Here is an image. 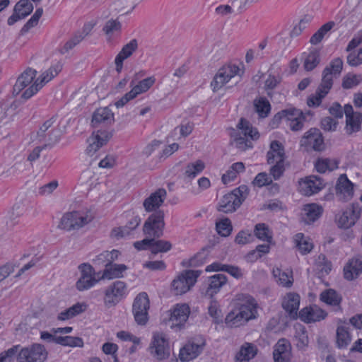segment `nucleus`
<instances>
[{"label":"nucleus","mask_w":362,"mask_h":362,"mask_svg":"<svg viewBox=\"0 0 362 362\" xmlns=\"http://www.w3.org/2000/svg\"><path fill=\"white\" fill-rule=\"evenodd\" d=\"M343 62L340 58L333 59L329 66L322 71V81L315 94L308 98L307 104L309 107H317L322 100L327 95L333 85L334 77H337L341 72Z\"/></svg>","instance_id":"1"},{"label":"nucleus","mask_w":362,"mask_h":362,"mask_svg":"<svg viewBox=\"0 0 362 362\" xmlns=\"http://www.w3.org/2000/svg\"><path fill=\"white\" fill-rule=\"evenodd\" d=\"M248 194V187L244 185H240L221 198L217 206V210L225 214L233 213L240 206Z\"/></svg>","instance_id":"2"},{"label":"nucleus","mask_w":362,"mask_h":362,"mask_svg":"<svg viewBox=\"0 0 362 362\" xmlns=\"http://www.w3.org/2000/svg\"><path fill=\"white\" fill-rule=\"evenodd\" d=\"M237 128L240 132L234 136L233 143L235 147L240 151L252 148V141L257 140L259 137L257 129L254 128L251 123L244 118L240 119Z\"/></svg>","instance_id":"3"},{"label":"nucleus","mask_w":362,"mask_h":362,"mask_svg":"<svg viewBox=\"0 0 362 362\" xmlns=\"http://www.w3.org/2000/svg\"><path fill=\"white\" fill-rule=\"evenodd\" d=\"M93 219V216L88 211H74L63 215L59 227L67 231L78 230Z\"/></svg>","instance_id":"4"},{"label":"nucleus","mask_w":362,"mask_h":362,"mask_svg":"<svg viewBox=\"0 0 362 362\" xmlns=\"http://www.w3.org/2000/svg\"><path fill=\"white\" fill-rule=\"evenodd\" d=\"M47 356L48 351L44 345L34 343L20 348L17 355V362H45Z\"/></svg>","instance_id":"5"},{"label":"nucleus","mask_w":362,"mask_h":362,"mask_svg":"<svg viewBox=\"0 0 362 362\" xmlns=\"http://www.w3.org/2000/svg\"><path fill=\"white\" fill-rule=\"evenodd\" d=\"M54 122L55 117H51L42 124L37 132V139L43 144L44 147L53 146L61 136V131L57 126L54 125Z\"/></svg>","instance_id":"6"},{"label":"nucleus","mask_w":362,"mask_h":362,"mask_svg":"<svg viewBox=\"0 0 362 362\" xmlns=\"http://www.w3.org/2000/svg\"><path fill=\"white\" fill-rule=\"evenodd\" d=\"M165 214L158 210L151 214L144 222L143 233L148 238H160L163 235L165 228Z\"/></svg>","instance_id":"7"},{"label":"nucleus","mask_w":362,"mask_h":362,"mask_svg":"<svg viewBox=\"0 0 362 362\" xmlns=\"http://www.w3.org/2000/svg\"><path fill=\"white\" fill-rule=\"evenodd\" d=\"M62 66L59 63L51 66L43 72L34 83L30 86L21 95V98L25 100L30 98L37 93L47 83L54 78L62 70Z\"/></svg>","instance_id":"8"},{"label":"nucleus","mask_w":362,"mask_h":362,"mask_svg":"<svg viewBox=\"0 0 362 362\" xmlns=\"http://www.w3.org/2000/svg\"><path fill=\"white\" fill-rule=\"evenodd\" d=\"M201 273L200 270H186L179 274L171 284L174 293L182 295L189 291Z\"/></svg>","instance_id":"9"},{"label":"nucleus","mask_w":362,"mask_h":362,"mask_svg":"<svg viewBox=\"0 0 362 362\" xmlns=\"http://www.w3.org/2000/svg\"><path fill=\"white\" fill-rule=\"evenodd\" d=\"M150 301L146 293H139L134 300L132 313L135 322L139 325H145L148 320Z\"/></svg>","instance_id":"10"},{"label":"nucleus","mask_w":362,"mask_h":362,"mask_svg":"<svg viewBox=\"0 0 362 362\" xmlns=\"http://www.w3.org/2000/svg\"><path fill=\"white\" fill-rule=\"evenodd\" d=\"M234 301L235 307L240 310L248 321L257 318L258 304L252 296L238 293L235 296Z\"/></svg>","instance_id":"11"},{"label":"nucleus","mask_w":362,"mask_h":362,"mask_svg":"<svg viewBox=\"0 0 362 362\" xmlns=\"http://www.w3.org/2000/svg\"><path fill=\"white\" fill-rule=\"evenodd\" d=\"M80 277L76 283V288L83 291L93 287L100 279H96L95 269L88 263H82L78 267Z\"/></svg>","instance_id":"12"},{"label":"nucleus","mask_w":362,"mask_h":362,"mask_svg":"<svg viewBox=\"0 0 362 362\" xmlns=\"http://www.w3.org/2000/svg\"><path fill=\"white\" fill-rule=\"evenodd\" d=\"M148 349L151 355L158 361L165 360L170 355L168 340L162 333H157L153 335Z\"/></svg>","instance_id":"13"},{"label":"nucleus","mask_w":362,"mask_h":362,"mask_svg":"<svg viewBox=\"0 0 362 362\" xmlns=\"http://www.w3.org/2000/svg\"><path fill=\"white\" fill-rule=\"evenodd\" d=\"M240 68L235 64H228L221 68L211 83L214 92L220 90L233 77L240 74Z\"/></svg>","instance_id":"14"},{"label":"nucleus","mask_w":362,"mask_h":362,"mask_svg":"<svg viewBox=\"0 0 362 362\" xmlns=\"http://www.w3.org/2000/svg\"><path fill=\"white\" fill-rule=\"evenodd\" d=\"M206 345L202 338L189 340L180 350L179 359L182 362H188L196 358L202 351Z\"/></svg>","instance_id":"15"},{"label":"nucleus","mask_w":362,"mask_h":362,"mask_svg":"<svg viewBox=\"0 0 362 362\" xmlns=\"http://www.w3.org/2000/svg\"><path fill=\"white\" fill-rule=\"evenodd\" d=\"M127 285L124 281H116L105 291L104 303L110 308L117 305L125 296Z\"/></svg>","instance_id":"16"},{"label":"nucleus","mask_w":362,"mask_h":362,"mask_svg":"<svg viewBox=\"0 0 362 362\" xmlns=\"http://www.w3.org/2000/svg\"><path fill=\"white\" fill-rule=\"evenodd\" d=\"M325 187V182L321 177L310 175L299 182V191L305 196H311L319 192Z\"/></svg>","instance_id":"17"},{"label":"nucleus","mask_w":362,"mask_h":362,"mask_svg":"<svg viewBox=\"0 0 362 362\" xmlns=\"http://www.w3.org/2000/svg\"><path fill=\"white\" fill-rule=\"evenodd\" d=\"M361 209L358 204H353L351 206L340 214L337 220L341 228L347 229L355 225L361 216Z\"/></svg>","instance_id":"18"},{"label":"nucleus","mask_w":362,"mask_h":362,"mask_svg":"<svg viewBox=\"0 0 362 362\" xmlns=\"http://www.w3.org/2000/svg\"><path fill=\"white\" fill-rule=\"evenodd\" d=\"M344 114L346 115V131L347 134H351L361 129L362 122V113L354 112L353 107L349 105H345L344 107Z\"/></svg>","instance_id":"19"},{"label":"nucleus","mask_w":362,"mask_h":362,"mask_svg":"<svg viewBox=\"0 0 362 362\" xmlns=\"http://www.w3.org/2000/svg\"><path fill=\"white\" fill-rule=\"evenodd\" d=\"M300 145L311 147L315 151H322L325 145L320 131L317 128H311L302 137Z\"/></svg>","instance_id":"20"},{"label":"nucleus","mask_w":362,"mask_h":362,"mask_svg":"<svg viewBox=\"0 0 362 362\" xmlns=\"http://www.w3.org/2000/svg\"><path fill=\"white\" fill-rule=\"evenodd\" d=\"M335 190L339 199L347 202L354 195V184L348 179L346 174H341L337 179Z\"/></svg>","instance_id":"21"},{"label":"nucleus","mask_w":362,"mask_h":362,"mask_svg":"<svg viewBox=\"0 0 362 362\" xmlns=\"http://www.w3.org/2000/svg\"><path fill=\"white\" fill-rule=\"evenodd\" d=\"M190 313L189 308L186 304H177L174 309L169 313V322L171 323L170 327L181 328L184 323L187 320Z\"/></svg>","instance_id":"22"},{"label":"nucleus","mask_w":362,"mask_h":362,"mask_svg":"<svg viewBox=\"0 0 362 362\" xmlns=\"http://www.w3.org/2000/svg\"><path fill=\"white\" fill-rule=\"evenodd\" d=\"M226 276L222 274H218L208 278V284L206 288L202 292V294L207 298H212L217 294L221 288L227 283Z\"/></svg>","instance_id":"23"},{"label":"nucleus","mask_w":362,"mask_h":362,"mask_svg":"<svg viewBox=\"0 0 362 362\" xmlns=\"http://www.w3.org/2000/svg\"><path fill=\"white\" fill-rule=\"evenodd\" d=\"M284 119L286 122L287 126L290 127L292 131H299L303 127V122L305 119V114L300 110L296 108H291L284 110Z\"/></svg>","instance_id":"24"},{"label":"nucleus","mask_w":362,"mask_h":362,"mask_svg":"<svg viewBox=\"0 0 362 362\" xmlns=\"http://www.w3.org/2000/svg\"><path fill=\"white\" fill-rule=\"evenodd\" d=\"M33 10V5L28 0H20L14 6L13 13L8 18V24L13 25L18 21L25 18Z\"/></svg>","instance_id":"25"},{"label":"nucleus","mask_w":362,"mask_h":362,"mask_svg":"<svg viewBox=\"0 0 362 362\" xmlns=\"http://www.w3.org/2000/svg\"><path fill=\"white\" fill-rule=\"evenodd\" d=\"M167 193L165 189L160 188L151 193L143 203L144 208L146 212L157 211L158 209L163 204L165 199Z\"/></svg>","instance_id":"26"},{"label":"nucleus","mask_w":362,"mask_h":362,"mask_svg":"<svg viewBox=\"0 0 362 362\" xmlns=\"http://www.w3.org/2000/svg\"><path fill=\"white\" fill-rule=\"evenodd\" d=\"M300 304V296L296 293H288L283 298L282 307L291 319H296Z\"/></svg>","instance_id":"27"},{"label":"nucleus","mask_w":362,"mask_h":362,"mask_svg":"<svg viewBox=\"0 0 362 362\" xmlns=\"http://www.w3.org/2000/svg\"><path fill=\"white\" fill-rule=\"evenodd\" d=\"M141 222V218L136 215L133 216L124 226L115 228L111 231V235L117 239L130 235L136 230Z\"/></svg>","instance_id":"28"},{"label":"nucleus","mask_w":362,"mask_h":362,"mask_svg":"<svg viewBox=\"0 0 362 362\" xmlns=\"http://www.w3.org/2000/svg\"><path fill=\"white\" fill-rule=\"evenodd\" d=\"M326 316L327 313L316 305L304 308L299 312L300 319L306 323L320 321Z\"/></svg>","instance_id":"29"},{"label":"nucleus","mask_w":362,"mask_h":362,"mask_svg":"<svg viewBox=\"0 0 362 362\" xmlns=\"http://www.w3.org/2000/svg\"><path fill=\"white\" fill-rule=\"evenodd\" d=\"M291 344L285 339L279 340L274 346L273 356L274 362H291Z\"/></svg>","instance_id":"30"},{"label":"nucleus","mask_w":362,"mask_h":362,"mask_svg":"<svg viewBox=\"0 0 362 362\" xmlns=\"http://www.w3.org/2000/svg\"><path fill=\"white\" fill-rule=\"evenodd\" d=\"M112 133L98 131L97 134L90 137L88 140L89 145L86 151L89 155L95 153L101 146L105 144L112 137Z\"/></svg>","instance_id":"31"},{"label":"nucleus","mask_w":362,"mask_h":362,"mask_svg":"<svg viewBox=\"0 0 362 362\" xmlns=\"http://www.w3.org/2000/svg\"><path fill=\"white\" fill-rule=\"evenodd\" d=\"M114 121V114L108 107H100L93 114L91 125L98 127L99 124H110Z\"/></svg>","instance_id":"32"},{"label":"nucleus","mask_w":362,"mask_h":362,"mask_svg":"<svg viewBox=\"0 0 362 362\" xmlns=\"http://www.w3.org/2000/svg\"><path fill=\"white\" fill-rule=\"evenodd\" d=\"M303 221L305 223L310 224L318 220L323 213L322 206L315 204H307L304 205L303 209Z\"/></svg>","instance_id":"33"},{"label":"nucleus","mask_w":362,"mask_h":362,"mask_svg":"<svg viewBox=\"0 0 362 362\" xmlns=\"http://www.w3.org/2000/svg\"><path fill=\"white\" fill-rule=\"evenodd\" d=\"M37 71L32 68H27L17 78L13 86V91L18 94L25 88L28 86L36 77Z\"/></svg>","instance_id":"34"},{"label":"nucleus","mask_w":362,"mask_h":362,"mask_svg":"<svg viewBox=\"0 0 362 362\" xmlns=\"http://www.w3.org/2000/svg\"><path fill=\"white\" fill-rule=\"evenodd\" d=\"M362 273V259H351L344 268V276L349 281L356 279Z\"/></svg>","instance_id":"35"},{"label":"nucleus","mask_w":362,"mask_h":362,"mask_svg":"<svg viewBox=\"0 0 362 362\" xmlns=\"http://www.w3.org/2000/svg\"><path fill=\"white\" fill-rule=\"evenodd\" d=\"M127 269V267L124 264H112L106 265V268L104 269L103 274L100 279H113L117 278H122L123 276V272Z\"/></svg>","instance_id":"36"},{"label":"nucleus","mask_w":362,"mask_h":362,"mask_svg":"<svg viewBox=\"0 0 362 362\" xmlns=\"http://www.w3.org/2000/svg\"><path fill=\"white\" fill-rule=\"evenodd\" d=\"M285 160L284 148L279 141H273L270 144V150L267 152V162L273 164L276 160Z\"/></svg>","instance_id":"37"},{"label":"nucleus","mask_w":362,"mask_h":362,"mask_svg":"<svg viewBox=\"0 0 362 362\" xmlns=\"http://www.w3.org/2000/svg\"><path fill=\"white\" fill-rule=\"evenodd\" d=\"M257 352V349L256 346L251 343H245L237 353L235 361L237 362H248L255 356Z\"/></svg>","instance_id":"38"},{"label":"nucleus","mask_w":362,"mask_h":362,"mask_svg":"<svg viewBox=\"0 0 362 362\" xmlns=\"http://www.w3.org/2000/svg\"><path fill=\"white\" fill-rule=\"evenodd\" d=\"M248 320L235 306L225 319L226 324L230 327H238L246 324Z\"/></svg>","instance_id":"39"},{"label":"nucleus","mask_w":362,"mask_h":362,"mask_svg":"<svg viewBox=\"0 0 362 362\" xmlns=\"http://www.w3.org/2000/svg\"><path fill=\"white\" fill-rule=\"evenodd\" d=\"M86 308V305L85 304L77 303L68 309L59 313L57 320L60 321L69 320L84 312Z\"/></svg>","instance_id":"40"},{"label":"nucleus","mask_w":362,"mask_h":362,"mask_svg":"<svg viewBox=\"0 0 362 362\" xmlns=\"http://www.w3.org/2000/svg\"><path fill=\"white\" fill-rule=\"evenodd\" d=\"M336 23L334 21H328L322 25L310 37L309 42L313 45H316L322 42L325 36L331 31L335 26Z\"/></svg>","instance_id":"41"},{"label":"nucleus","mask_w":362,"mask_h":362,"mask_svg":"<svg viewBox=\"0 0 362 362\" xmlns=\"http://www.w3.org/2000/svg\"><path fill=\"white\" fill-rule=\"evenodd\" d=\"M204 168V163L201 160H197L194 163H190L187 165L184 175L185 177L193 179L201 173Z\"/></svg>","instance_id":"42"},{"label":"nucleus","mask_w":362,"mask_h":362,"mask_svg":"<svg viewBox=\"0 0 362 362\" xmlns=\"http://www.w3.org/2000/svg\"><path fill=\"white\" fill-rule=\"evenodd\" d=\"M351 341V337L346 327L339 326L337 329V345L339 349L346 348Z\"/></svg>","instance_id":"43"},{"label":"nucleus","mask_w":362,"mask_h":362,"mask_svg":"<svg viewBox=\"0 0 362 362\" xmlns=\"http://www.w3.org/2000/svg\"><path fill=\"white\" fill-rule=\"evenodd\" d=\"M315 168L320 173H325L327 170L332 171L338 168V162L329 158H319L315 164Z\"/></svg>","instance_id":"44"},{"label":"nucleus","mask_w":362,"mask_h":362,"mask_svg":"<svg viewBox=\"0 0 362 362\" xmlns=\"http://www.w3.org/2000/svg\"><path fill=\"white\" fill-rule=\"evenodd\" d=\"M320 300L330 305H339L341 301V297L336 291L329 288L322 292Z\"/></svg>","instance_id":"45"},{"label":"nucleus","mask_w":362,"mask_h":362,"mask_svg":"<svg viewBox=\"0 0 362 362\" xmlns=\"http://www.w3.org/2000/svg\"><path fill=\"white\" fill-rule=\"evenodd\" d=\"M269 74L264 82L265 90H274L282 81V76L279 72L273 71V67L271 66L268 71Z\"/></svg>","instance_id":"46"},{"label":"nucleus","mask_w":362,"mask_h":362,"mask_svg":"<svg viewBox=\"0 0 362 362\" xmlns=\"http://www.w3.org/2000/svg\"><path fill=\"white\" fill-rule=\"evenodd\" d=\"M296 247L301 254L306 255L313 248V245L308 239L304 237L303 233H298L295 235Z\"/></svg>","instance_id":"47"},{"label":"nucleus","mask_w":362,"mask_h":362,"mask_svg":"<svg viewBox=\"0 0 362 362\" xmlns=\"http://www.w3.org/2000/svg\"><path fill=\"white\" fill-rule=\"evenodd\" d=\"M320 62V52L313 49L305 58L303 66L306 71H312L319 64Z\"/></svg>","instance_id":"48"},{"label":"nucleus","mask_w":362,"mask_h":362,"mask_svg":"<svg viewBox=\"0 0 362 362\" xmlns=\"http://www.w3.org/2000/svg\"><path fill=\"white\" fill-rule=\"evenodd\" d=\"M256 112L261 117H267L270 112L271 105L269 100L265 98H259L254 101Z\"/></svg>","instance_id":"49"},{"label":"nucleus","mask_w":362,"mask_h":362,"mask_svg":"<svg viewBox=\"0 0 362 362\" xmlns=\"http://www.w3.org/2000/svg\"><path fill=\"white\" fill-rule=\"evenodd\" d=\"M157 238H152L153 240L151 251L156 255L159 252H166L171 250L172 244L170 242L164 240H156Z\"/></svg>","instance_id":"50"},{"label":"nucleus","mask_w":362,"mask_h":362,"mask_svg":"<svg viewBox=\"0 0 362 362\" xmlns=\"http://www.w3.org/2000/svg\"><path fill=\"white\" fill-rule=\"evenodd\" d=\"M56 344L62 346H69L71 347L83 346V341L81 338L71 336L57 337L56 339Z\"/></svg>","instance_id":"51"},{"label":"nucleus","mask_w":362,"mask_h":362,"mask_svg":"<svg viewBox=\"0 0 362 362\" xmlns=\"http://www.w3.org/2000/svg\"><path fill=\"white\" fill-rule=\"evenodd\" d=\"M138 49V42L136 39H132L126 44L116 56L123 60L130 57L132 54Z\"/></svg>","instance_id":"52"},{"label":"nucleus","mask_w":362,"mask_h":362,"mask_svg":"<svg viewBox=\"0 0 362 362\" xmlns=\"http://www.w3.org/2000/svg\"><path fill=\"white\" fill-rule=\"evenodd\" d=\"M255 236L262 240L270 243L272 240V236L270 234L269 229L265 223H258L255 228Z\"/></svg>","instance_id":"53"},{"label":"nucleus","mask_w":362,"mask_h":362,"mask_svg":"<svg viewBox=\"0 0 362 362\" xmlns=\"http://www.w3.org/2000/svg\"><path fill=\"white\" fill-rule=\"evenodd\" d=\"M155 81L154 77L146 78L134 86L132 90L136 97L137 95L146 92L154 84Z\"/></svg>","instance_id":"54"},{"label":"nucleus","mask_w":362,"mask_h":362,"mask_svg":"<svg viewBox=\"0 0 362 362\" xmlns=\"http://www.w3.org/2000/svg\"><path fill=\"white\" fill-rule=\"evenodd\" d=\"M42 13L43 9L42 8H37L33 16L27 21V23L21 28L20 31L21 35H24L25 33L28 32L30 29L37 25L39 19L42 16Z\"/></svg>","instance_id":"55"},{"label":"nucleus","mask_w":362,"mask_h":362,"mask_svg":"<svg viewBox=\"0 0 362 362\" xmlns=\"http://www.w3.org/2000/svg\"><path fill=\"white\" fill-rule=\"evenodd\" d=\"M20 348V345H15L6 351L0 353V362H12L15 358L17 359Z\"/></svg>","instance_id":"56"},{"label":"nucleus","mask_w":362,"mask_h":362,"mask_svg":"<svg viewBox=\"0 0 362 362\" xmlns=\"http://www.w3.org/2000/svg\"><path fill=\"white\" fill-rule=\"evenodd\" d=\"M272 273L279 284L286 287H291L292 286L293 281L285 272H282L280 269L276 268L273 269Z\"/></svg>","instance_id":"57"},{"label":"nucleus","mask_w":362,"mask_h":362,"mask_svg":"<svg viewBox=\"0 0 362 362\" xmlns=\"http://www.w3.org/2000/svg\"><path fill=\"white\" fill-rule=\"evenodd\" d=\"M361 81V74H347L343 78L342 87L344 89H350L358 86Z\"/></svg>","instance_id":"58"},{"label":"nucleus","mask_w":362,"mask_h":362,"mask_svg":"<svg viewBox=\"0 0 362 362\" xmlns=\"http://www.w3.org/2000/svg\"><path fill=\"white\" fill-rule=\"evenodd\" d=\"M315 266L317 269L322 273L328 274L332 269V264L327 260L325 255L323 254L319 255L315 259Z\"/></svg>","instance_id":"59"},{"label":"nucleus","mask_w":362,"mask_h":362,"mask_svg":"<svg viewBox=\"0 0 362 362\" xmlns=\"http://www.w3.org/2000/svg\"><path fill=\"white\" fill-rule=\"evenodd\" d=\"M216 230L222 236H228L232 231V225L229 218H225L221 219L219 222L216 224Z\"/></svg>","instance_id":"60"},{"label":"nucleus","mask_w":362,"mask_h":362,"mask_svg":"<svg viewBox=\"0 0 362 362\" xmlns=\"http://www.w3.org/2000/svg\"><path fill=\"white\" fill-rule=\"evenodd\" d=\"M276 164L274 165L270 169V174L274 180H279L285 171L284 160H276Z\"/></svg>","instance_id":"61"},{"label":"nucleus","mask_w":362,"mask_h":362,"mask_svg":"<svg viewBox=\"0 0 362 362\" xmlns=\"http://www.w3.org/2000/svg\"><path fill=\"white\" fill-rule=\"evenodd\" d=\"M272 180L268 174L266 173H260L256 175L252 184L258 187H262L272 183Z\"/></svg>","instance_id":"62"},{"label":"nucleus","mask_w":362,"mask_h":362,"mask_svg":"<svg viewBox=\"0 0 362 362\" xmlns=\"http://www.w3.org/2000/svg\"><path fill=\"white\" fill-rule=\"evenodd\" d=\"M83 39V34H76L71 39L67 41L63 48L61 49V52L64 54L70 49H73Z\"/></svg>","instance_id":"63"},{"label":"nucleus","mask_w":362,"mask_h":362,"mask_svg":"<svg viewBox=\"0 0 362 362\" xmlns=\"http://www.w3.org/2000/svg\"><path fill=\"white\" fill-rule=\"evenodd\" d=\"M347 63L352 66H357L362 64V48L359 49L356 54L355 52L350 53L347 57Z\"/></svg>","instance_id":"64"}]
</instances>
